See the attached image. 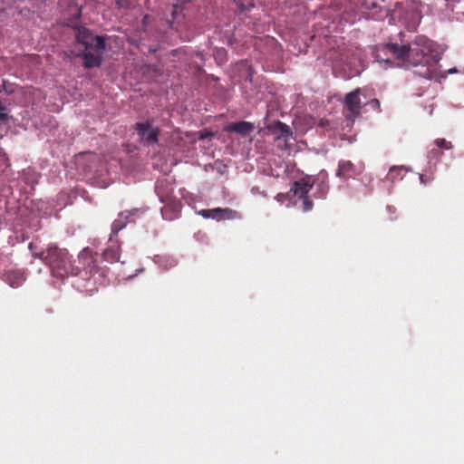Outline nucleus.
Listing matches in <instances>:
<instances>
[{
  "mask_svg": "<svg viewBox=\"0 0 464 464\" xmlns=\"http://www.w3.org/2000/svg\"><path fill=\"white\" fill-rule=\"evenodd\" d=\"M44 264L49 266L52 275L59 278L77 276L80 273L79 267L72 265L68 251L53 244L46 247Z\"/></svg>",
  "mask_w": 464,
  "mask_h": 464,
  "instance_id": "obj_3",
  "label": "nucleus"
},
{
  "mask_svg": "<svg viewBox=\"0 0 464 464\" xmlns=\"http://www.w3.org/2000/svg\"><path fill=\"white\" fill-rule=\"evenodd\" d=\"M138 212L139 209L137 208L121 212L118 218L115 219L111 225V235H117L119 231L126 227V220Z\"/></svg>",
  "mask_w": 464,
  "mask_h": 464,
  "instance_id": "obj_10",
  "label": "nucleus"
},
{
  "mask_svg": "<svg viewBox=\"0 0 464 464\" xmlns=\"http://www.w3.org/2000/svg\"><path fill=\"white\" fill-rule=\"evenodd\" d=\"M266 128L271 133L276 136V139H284L285 140H287L289 138L293 137L291 128L280 121L269 124Z\"/></svg>",
  "mask_w": 464,
  "mask_h": 464,
  "instance_id": "obj_9",
  "label": "nucleus"
},
{
  "mask_svg": "<svg viewBox=\"0 0 464 464\" xmlns=\"http://www.w3.org/2000/svg\"><path fill=\"white\" fill-rule=\"evenodd\" d=\"M156 192L159 195L160 201L165 203V206L161 208L163 218L168 220L175 218L177 214L180 211V202L172 197L165 195L161 191V184L156 186Z\"/></svg>",
  "mask_w": 464,
  "mask_h": 464,
  "instance_id": "obj_8",
  "label": "nucleus"
},
{
  "mask_svg": "<svg viewBox=\"0 0 464 464\" xmlns=\"http://www.w3.org/2000/svg\"><path fill=\"white\" fill-rule=\"evenodd\" d=\"M391 57L399 66L420 67L415 72L428 80H433L438 75L439 55L433 49L432 43L422 35L416 36L410 44H384L377 46L376 58L382 62L390 63Z\"/></svg>",
  "mask_w": 464,
  "mask_h": 464,
  "instance_id": "obj_1",
  "label": "nucleus"
},
{
  "mask_svg": "<svg viewBox=\"0 0 464 464\" xmlns=\"http://www.w3.org/2000/svg\"><path fill=\"white\" fill-rule=\"evenodd\" d=\"M8 116L7 114L5 112V108L0 106V121L1 122H4L7 120Z\"/></svg>",
  "mask_w": 464,
  "mask_h": 464,
  "instance_id": "obj_23",
  "label": "nucleus"
},
{
  "mask_svg": "<svg viewBox=\"0 0 464 464\" xmlns=\"http://www.w3.org/2000/svg\"><path fill=\"white\" fill-rule=\"evenodd\" d=\"M83 64L86 68H93L101 65L102 60L99 55H95L89 51L82 54Z\"/></svg>",
  "mask_w": 464,
  "mask_h": 464,
  "instance_id": "obj_15",
  "label": "nucleus"
},
{
  "mask_svg": "<svg viewBox=\"0 0 464 464\" xmlns=\"http://www.w3.org/2000/svg\"><path fill=\"white\" fill-rule=\"evenodd\" d=\"M401 169H402V168H401V167L391 168L390 171L387 175V179H391V180H394L401 174Z\"/></svg>",
  "mask_w": 464,
  "mask_h": 464,
  "instance_id": "obj_17",
  "label": "nucleus"
},
{
  "mask_svg": "<svg viewBox=\"0 0 464 464\" xmlns=\"http://www.w3.org/2000/svg\"><path fill=\"white\" fill-rule=\"evenodd\" d=\"M368 104L375 111H381V104L380 101L378 99H372L371 100Z\"/></svg>",
  "mask_w": 464,
  "mask_h": 464,
  "instance_id": "obj_19",
  "label": "nucleus"
},
{
  "mask_svg": "<svg viewBox=\"0 0 464 464\" xmlns=\"http://www.w3.org/2000/svg\"><path fill=\"white\" fill-rule=\"evenodd\" d=\"M326 179L327 174L322 172L319 174L317 179L313 176H305L293 183L290 192H293L295 197L302 199L303 211L308 212L313 209L314 202L309 197V192L314 184H316L317 190L314 193V197L318 198H324L326 197L329 190V185L327 184Z\"/></svg>",
  "mask_w": 464,
  "mask_h": 464,
  "instance_id": "obj_2",
  "label": "nucleus"
},
{
  "mask_svg": "<svg viewBox=\"0 0 464 464\" xmlns=\"http://www.w3.org/2000/svg\"><path fill=\"white\" fill-rule=\"evenodd\" d=\"M435 144L437 145L438 148L445 150H450L452 147L451 143L450 141H447L445 139H437L435 140Z\"/></svg>",
  "mask_w": 464,
  "mask_h": 464,
  "instance_id": "obj_18",
  "label": "nucleus"
},
{
  "mask_svg": "<svg viewBox=\"0 0 464 464\" xmlns=\"http://www.w3.org/2000/svg\"><path fill=\"white\" fill-rule=\"evenodd\" d=\"M46 255V248L41 252H33V256L34 258H39L44 263V257Z\"/></svg>",
  "mask_w": 464,
  "mask_h": 464,
  "instance_id": "obj_21",
  "label": "nucleus"
},
{
  "mask_svg": "<svg viewBox=\"0 0 464 464\" xmlns=\"http://www.w3.org/2000/svg\"><path fill=\"white\" fill-rule=\"evenodd\" d=\"M199 214L205 218H212L214 216L213 208L212 209H202Z\"/></svg>",
  "mask_w": 464,
  "mask_h": 464,
  "instance_id": "obj_20",
  "label": "nucleus"
},
{
  "mask_svg": "<svg viewBox=\"0 0 464 464\" xmlns=\"http://www.w3.org/2000/svg\"><path fill=\"white\" fill-rule=\"evenodd\" d=\"M361 89L356 88L344 96L343 104L347 111L346 119L352 121L361 115L362 104L360 100Z\"/></svg>",
  "mask_w": 464,
  "mask_h": 464,
  "instance_id": "obj_7",
  "label": "nucleus"
},
{
  "mask_svg": "<svg viewBox=\"0 0 464 464\" xmlns=\"http://www.w3.org/2000/svg\"><path fill=\"white\" fill-rule=\"evenodd\" d=\"M420 182L425 184L427 181L430 180V179H425V177L423 175H420Z\"/></svg>",
  "mask_w": 464,
  "mask_h": 464,
  "instance_id": "obj_24",
  "label": "nucleus"
},
{
  "mask_svg": "<svg viewBox=\"0 0 464 464\" xmlns=\"http://www.w3.org/2000/svg\"><path fill=\"white\" fill-rule=\"evenodd\" d=\"M79 264L82 266L79 267L80 273L77 275L85 280H89L92 277H103L105 276V270L101 268L97 265V258L92 254V252L85 248L78 256Z\"/></svg>",
  "mask_w": 464,
  "mask_h": 464,
  "instance_id": "obj_4",
  "label": "nucleus"
},
{
  "mask_svg": "<svg viewBox=\"0 0 464 464\" xmlns=\"http://www.w3.org/2000/svg\"><path fill=\"white\" fill-rule=\"evenodd\" d=\"M430 154H431V155H434V156H437V155H438V150H435V149H434V150H430Z\"/></svg>",
  "mask_w": 464,
  "mask_h": 464,
  "instance_id": "obj_26",
  "label": "nucleus"
},
{
  "mask_svg": "<svg viewBox=\"0 0 464 464\" xmlns=\"http://www.w3.org/2000/svg\"><path fill=\"white\" fill-rule=\"evenodd\" d=\"M76 40L85 48V51L95 50L101 53L105 49L103 37L93 35L89 29L83 26L76 28Z\"/></svg>",
  "mask_w": 464,
  "mask_h": 464,
  "instance_id": "obj_5",
  "label": "nucleus"
},
{
  "mask_svg": "<svg viewBox=\"0 0 464 464\" xmlns=\"http://www.w3.org/2000/svg\"><path fill=\"white\" fill-rule=\"evenodd\" d=\"M29 249H30V250H33V249H34V244H33V243H30V244H29Z\"/></svg>",
  "mask_w": 464,
  "mask_h": 464,
  "instance_id": "obj_27",
  "label": "nucleus"
},
{
  "mask_svg": "<svg viewBox=\"0 0 464 464\" xmlns=\"http://www.w3.org/2000/svg\"><path fill=\"white\" fill-rule=\"evenodd\" d=\"M357 174L354 165L349 160H343L339 162L336 176L343 179H350Z\"/></svg>",
  "mask_w": 464,
  "mask_h": 464,
  "instance_id": "obj_14",
  "label": "nucleus"
},
{
  "mask_svg": "<svg viewBox=\"0 0 464 464\" xmlns=\"http://www.w3.org/2000/svg\"><path fill=\"white\" fill-rule=\"evenodd\" d=\"M213 219H216L217 221L237 219L241 218L240 213L228 208H213Z\"/></svg>",
  "mask_w": 464,
  "mask_h": 464,
  "instance_id": "obj_12",
  "label": "nucleus"
},
{
  "mask_svg": "<svg viewBox=\"0 0 464 464\" xmlns=\"http://www.w3.org/2000/svg\"><path fill=\"white\" fill-rule=\"evenodd\" d=\"M458 72V69L456 67H453L450 70H448V73L452 74Z\"/></svg>",
  "mask_w": 464,
  "mask_h": 464,
  "instance_id": "obj_25",
  "label": "nucleus"
},
{
  "mask_svg": "<svg viewBox=\"0 0 464 464\" xmlns=\"http://www.w3.org/2000/svg\"><path fill=\"white\" fill-rule=\"evenodd\" d=\"M25 279V274L21 270H9L4 275V280L14 288L22 285Z\"/></svg>",
  "mask_w": 464,
  "mask_h": 464,
  "instance_id": "obj_11",
  "label": "nucleus"
},
{
  "mask_svg": "<svg viewBox=\"0 0 464 464\" xmlns=\"http://www.w3.org/2000/svg\"><path fill=\"white\" fill-rule=\"evenodd\" d=\"M102 257L105 261L113 263L120 259L119 246H111L106 248L102 253Z\"/></svg>",
  "mask_w": 464,
  "mask_h": 464,
  "instance_id": "obj_16",
  "label": "nucleus"
},
{
  "mask_svg": "<svg viewBox=\"0 0 464 464\" xmlns=\"http://www.w3.org/2000/svg\"><path fill=\"white\" fill-rule=\"evenodd\" d=\"M116 5L119 8H128L130 0H116Z\"/></svg>",
  "mask_w": 464,
  "mask_h": 464,
  "instance_id": "obj_22",
  "label": "nucleus"
},
{
  "mask_svg": "<svg viewBox=\"0 0 464 464\" xmlns=\"http://www.w3.org/2000/svg\"><path fill=\"white\" fill-rule=\"evenodd\" d=\"M135 130L139 136L140 142L145 146L157 145L160 130L153 125L152 120L139 121L135 124Z\"/></svg>",
  "mask_w": 464,
  "mask_h": 464,
  "instance_id": "obj_6",
  "label": "nucleus"
},
{
  "mask_svg": "<svg viewBox=\"0 0 464 464\" xmlns=\"http://www.w3.org/2000/svg\"><path fill=\"white\" fill-rule=\"evenodd\" d=\"M255 126L253 123L248 121H239L236 123H232L227 126V130L231 132L238 133L242 136H247L251 132H253Z\"/></svg>",
  "mask_w": 464,
  "mask_h": 464,
  "instance_id": "obj_13",
  "label": "nucleus"
}]
</instances>
